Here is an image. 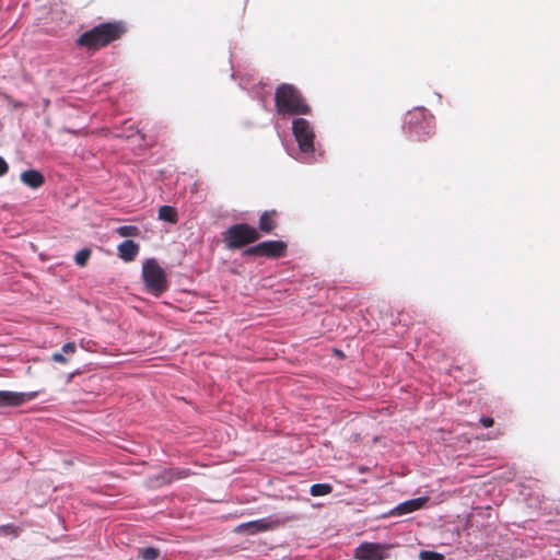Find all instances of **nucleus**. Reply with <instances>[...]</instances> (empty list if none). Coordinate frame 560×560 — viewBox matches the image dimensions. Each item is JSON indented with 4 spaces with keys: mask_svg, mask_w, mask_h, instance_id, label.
<instances>
[{
    "mask_svg": "<svg viewBox=\"0 0 560 560\" xmlns=\"http://www.w3.org/2000/svg\"><path fill=\"white\" fill-rule=\"evenodd\" d=\"M127 33L124 21L104 22L83 32L75 40L77 45L89 51H95L119 40Z\"/></svg>",
    "mask_w": 560,
    "mask_h": 560,
    "instance_id": "1",
    "label": "nucleus"
},
{
    "mask_svg": "<svg viewBox=\"0 0 560 560\" xmlns=\"http://www.w3.org/2000/svg\"><path fill=\"white\" fill-rule=\"evenodd\" d=\"M275 107L279 115H308L312 112L301 91L293 84H279L275 92Z\"/></svg>",
    "mask_w": 560,
    "mask_h": 560,
    "instance_id": "2",
    "label": "nucleus"
},
{
    "mask_svg": "<svg viewBox=\"0 0 560 560\" xmlns=\"http://www.w3.org/2000/svg\"><path fill=\"white\" fill-rule=\"evenodd\" d=\"M408 136L411 141L423 142L430 139L435 132V122L428 117L425 109L417 108L407 115L406 119Z\"/></svg>",
    "mask_w": 560,
    "mask_h": 560,
    "instance_id": "3",
    "label": "nucleus"
},
{
    "mask_svg": "<svg viewBox=\"0 0 560 560\" xmlns=\"http://www.w3.org/2000/svg\"><path fill=\"white\" fill-rule=\"evenodd\" d=\"M259 238V232L247 223L233 224L223 233V241L229 249L241 248Z\"/></svg>",
    "mask_w": 560,
    "mask_h": 560,
    "instance_id": "4",
    "label": "nucleus"
},
{
    "mask_svg": "<svg viewBox=\"0 0 560 560\" xmlns=\"http://www.w3.org/2000/svg\"><path fill=\"white\" fill-rule=\"evenodd\" d=\"M142 277L148 291L155 296H160L168 288L166 275L154 259H149L143 265Z\"/></svg>",
    "mask_w": 560,
    "mask_h": 560,
    "instance_id": "5",
    "label": "nucleus"
},
{
    "mask_svg": "<svg viewBox=\"0 0 560 560\" xmlns=\"http://www.w3.org/2000/svg\"><path fill=\"white\" fill-rule=\"evenodd\" d=\"M295 518V516L264 517L260 520L242 523L235 528V532L238 534L255 535L257 533L277 529L278 527L283 526L288 522H292Z\"/></svg>",
    "mask_w": 560,
    "mask_h": 560,
    "instance_id": "6",
    "label": "nucleus"
},
{
    "mask_svg": "<svg viewBox=\"0 0 560 560\" xmlns=\"http://www.w3.org/2000/svg\"><path fill=\"white\" fill-rule=\"evenodd\" d=\"M292 131L300 150L304 153H312L315 133L311 122L305 118H295L292 121Z\"/></svg>",
    "mask_w": 560,
    "mask_h": 560,
    "instance_id": "7",
    "label": "nucleus"
},
{
    "mask_svg": "<svg viewBox=\"0 0 560 560\" xmlns=\"http://www.w3.org/2000/svg\"><path fill=\"white\" fill-rule=\"evenodd\" d=\"M287 244L283 241H266L247 248L244 254L268 258H281L287 254Z\"/></svg>",
    "mask_w": 560,
    "mask_h": 560,
    "instance_id": "8",
    "label": "nucleus"
},
{
    "mask_svg": "<svg viewBox=\"0 0 560 560\" xmlns=\"http://www.w3.org/2000/svg\"><path fill=\"white\" fill-rule=\"evenodd\" d=\"M388 545L377 542H362L354 550L357 560H384L388 557Z\"/></svg>",
    "mask_w": 560,
    "mask_h": 560,
    "instance_id": "9",
    "label": "nucleus"
},
{
    "mask_svg": "<svg viewBox=\"0 0 560 560\" xmlns=\"http://www.w3.org/2000/svg\"><path fill=\"white\" fill-rule=\"evenodd\" d=\"M36 392L16 393L9 390H0V407H18L35 399Z\"/></svg>",
    "mask_w": 560,
    "mask_h": 560,
    "instance_id": "10",
    "label": "nucleus"
},
{
    "mask_svg": "<svg viewBox=\"0 0 560 560\" xmlns=\"http://www.w3.org/2000/svg\"><path fill=\"white\" fill-rule=\"evenodd\" d=\"M427 502H428V498H425V497L405 501L402 503H399L394 509H392L389 511L388 515L389 516H400V515L412 513L415 511L422 509Z\"/></svg>",
    "mask_w": 560,
    "mask_h": 560,
    "instance_id": "11",
    "label": "nucleus"
},
{
    "mask_svg": "<svg viewBox=\"0 0 560 560\" xmlns=\"http://www.w3.org/2000/svg\"><path fill=\"white\" fill-rule=\"evenodd\" d=\"M279 213L277 210H268L261 213L258 222L259 230L264 233H271L278 226Z\"/></svg>",
    "mask_w": 560,
    "mask_h": 560,
    "instance_id": "12",
    "label": "nucleus"
},
{
    "mask_svg": "<svg viewBox=\"0 0 560 560\" xmlns=\"http://www.w3.org/2000/svg\"><path fill=\"white\" fill-rule=\"evenodd\" d=\"M139 249V245L131 240L124 241L117 247L119 258L127 262L136 259Z\"/></svg>",
    "mask_w": 560,
    "mask_h": 560,
    "instance_id": "13",
    "label": "nucleus"
},
{
    "mask_svg": "<svg viewBox=\"0 0 560 560\" xmlns=\"http://www.w3.org/2000/svg\"><path fill=\"white\" fill-rule=\"evenodd\" d=\"M21 180L26 186L36 189L44 184L45 178L40 172L36 170H28L21 174Z\"/></svg>",
    "mask_w": 560,
    "mask_h": 560,
    "instance_id": "14",
    "label": "nucleus"
},
{
    "mask_svg": "<svg viewBox=\"0 0 560 560\" xmlns=\"http://www.w3.org/2000/svg\"><path fill=\"white\" fill-rule=\"evenodd\" d=\"M190 475V470L186 468H170L163 471L162 478L165 482L171 483L175 480L187 478Z\"/></svg>",
    "mask_w": 560,
    "mask_h": 560,
    "instance_id": "15",
    "label": "nucleus"
},
{
    "mask_svg": "<svg viewBox=\"0 0 560 560\" xmlns=\"http://www.w3.org/2000/svg\"><path fill=\"white\" fill-rule=\"evenodd\" d=\"M158 218L162 221L168 222L171 224H176L178 222V213L177 210L172 206H162L159 209Z\"/></svg>",
    "mask_w": 560,
    "mask_h": 560,
    "instance_id": "16",
    "label": "nucleus"
},
{
    "mask_svg": "<svg viewBox=\"0 0 560 560\" xmlns=\"http://www.w3.org/2000/svg\"><path fill=\"white\" fill-rule=\"evenodd\" d=\"M116 232L121 237H137L140 235V229L136 225H121L116 229Z\"/></svg>",
    "mask_w": 560,
    "mask_h": 560,
    "instance_id": "17",
    "label": "nucleus"
},
{
    "mask_svg": "<svg viewBox=\"0 0 560 560\" xmlns=\"http://www.w3.org/2000/svg\"><path fill=\"white\" fill-rule=\"evenodd\" d=\"M332 486L329 483H315L311 487L310 493L313 497H322L331 493Z\"/></svg>",
    "mask_w": 560,
    "mask_h": 560,
    "instance_id": "18",
    "label": "nucleus"
},
{
    "mask_svg": "<svg viewBox=\"0 0 560 560\" xmlns=\"http://www.w3.org/2000/svg\"><path fill=\"white\" fill-rule=\"evenodd\" d=\"M142 560H156L160 556V550L154 547H147L139 550Z\"/></svg>",
    "mask_w": 560,
    "mask_h": 560,
    "instance_id": "19",
    "label": "nucleus"
},
{
    "mask_svg": "<svg viewBox=\"0 0 560 560\" xmlns=\"http://www.w3.org/2000/svg\"><path fill=\"white\" fill-rule=\"evenodd\" d=\"M91 254H92V252L90 248H82L74 256L75 264L80 267H84L86 265L88 260L90 259Z\"/></svg>",
    "mask_w": 560,
    "mask_h": 560,
    "instance_id": "20",
    "label": "nucleus"
},
{
    "mask_svg": "<svg viewBox=\"0 0 560 560\" xmlns=\"http://www.w3.org/2000/svg\"><path fill=\"white\" fill-rule=\"evenodd\" d=\"M419 557L421 560H444V556L442 553L430 550L421 551Z\"/></svg>",
    "mask_w": 560,
    "mask_h": 560,
    "instance_id": "21",
    "label": "nucleus"
},
{
    "mask_svg": "<svg viewBox=\"0 0 560 560\" xmlns=\"http://www.w3.org/2000/svg\"><path fill=\"white\" fill-rule=\"evenodd\" d=\"M0 532L5 535H13V536L19 535L18 527H15L14 525H11V524L0 526Z\"/></svg>",
    "mask_w": 560,
    "mask_h": 560,
    "instance_id": "22",
    "label": "nucleus"
},
{
    "mask_svg": "<svg viewBox=\"0 0 560 560\" xmlns=\"http://www.w3.org/2000/svg\"><path fill=\"white\" fill-rule=\"evenodd\" d=\"M77 350L74 342H67L62 346V352L66 354H73Z\"/></svg>",
    "mask_w": 560,
    "mask_h": 560,
    "instance_id": "23",
    "label": "nucleus"
},
{
    "mask_svg": "<svg viewBox=\"0 0 560 560\" xmlns=\"http://www.w3.org/2000/svg\"><path fill=\"white\" fill-rule=\"evenodd\" d=\"M51 360L55 362H58V363H62V364L68 363V359L62 353H59V352L54 353L51 355Z\"/></svg>",
    "mask_w": 560,
    "mask_h": 560,
    "instance_id": "24",
    "label": "nucleus"
},
{
    "mask_svg": "<svg viewBox=\"0 0 560 560\" xmlns=\"http://www.w3.org/2000/svg\"><path fill=\"white\" fill-rule=\"evenodd\" d=\"M480 423L485 427V428H490L494 424V420L493 418L491 417H481L480 418Z\"/></svg>",
    "mask_w": 560,
    "mask_h": 560,
    "instance_id": "25",
    "label": "nucleus"
},
{
    "mask_svg": "<svg viewBox=\"0 0 560 560\" xmlns=\"http://www.w3.org/2000/svg\"><path fill=\"white\" fill-rule=\"evenodd\" d=\"M9 171V165L3 158L0 156V177L5 175Z\"/></svg>",
    "mask_w": 560,
    "mask_h": 560,
    "instance_id": "26",
    "label": "nucleus"
}]
</instances>
